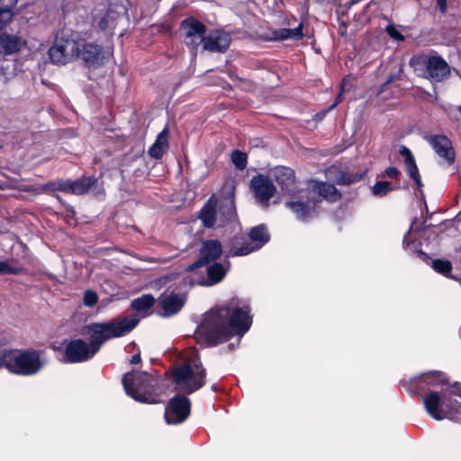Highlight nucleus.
<instances>
[{
  "mask_svg": "<svg viewBox=\"0 0 461 461\" xmlns=\"http://www.w3.org/2000/svg\"><path fill=\"white\" fill-rule=\"evenodd\" d=\"M83 40L74 34H62L58 37L49 50L50 60L55 64H67L80 56Z\"/></svg>",
  "mask_w": 461,
  "mask_h": 461,
  "instance_id": "nucleus-9",
  "label": "nucleus"
},
{
  "mask_svg": "<svg viewBox=\"0 0 461 461\" xmlns=\"http://www.w3.org/2000/svg\"><path fill=\"white\" fill-rule=\"evenodd\" d=\"M176 389L192 393L204 384L205 370L198 357L192 353L185 362L176 367L173 374Z\"/></svg>",
  "mask_w": 461,
  "mask_h": 461,
  "instance_id": "nucleus-6",
  "label": "nucleus"
},
{
  "mask_svg": "<svg viewBox=\"0 0 461 461\" xmlns=\"http://www.w3.org/2000/svg\"><path fill=\"white\" fill-rule=\"evenodd\" d=\"M273 175L276 182L282 186L283 190L291 192V187L294 184V173L286 167H277L274 169Z\"/></svg>",
  "mask_w": 461,
  "mask_h": 461,
  "instance_id": "nucleus-24",
  "label": "nucleus"
},
{
  "mask_svg": "<svg viewBox=\"0 0 461 461\" xmlns=\"http://www.w3.org/2000/svg\"><path fill=\"white\" fill-rule=\"evenodd\" d=\"M250 186L258 203L264 207L268 206L269 199L276 192L269 178L261 175L255 176L251 179Z\"/></svg>",
  "mask_w": 461,
  "mask_h": 461,
  "instance_id": "nucleus-15",
  "label": "nucleus"
},
{
  "mask_svg": "<svg viewBox=\"0 0 461 461\" xmlns=\"http://www.w3.org/2000/svg\"><path fill=\"white\" fill-rule=\"evenodd\" d=\"M432 267L438 273H440L444 276H448L452 266L448 260L436 259L432 262Z\"/></svg>",
  "mask_w": 461,
  "mask_h": 461,
  "instance_id": "nucleus-31",
  "label": "nucleus"
},
{
  "mask_svg": "<svg viewBox=\"0 0 461 461\" xmlns=\"http://www.w3.org/2000/svg\"><path fill=\"white\" fill-rule=\"evenodd\" d=\"M140 361V354H136L131 357V364H138Z\"/></svg>",
  "mask_w": 461,
  "mask_h": 461,
  "instance_id": "nucleus-42",
  "label": "nucleus"
},
{
  "mask_svg": "<svg viewBox=\"0 0 461 461\" xmlns=\"http://www.w3.org/2000/svg\"><path fill=\"white\" fill-rule=\"evenodd\" d=\"M96 346H92L83 339L70 341L66 348L63 357L64 363H81L92 358L95 354Z\"/></svg>",
  "mask_w": 461,
  "mask_h": 461,
  "instance_id": "nucleus-12",
  "label": "nucleus"
},
{
  "mask_svg": "<svg viewBox=\"0 0 461 461\" xmlns=\"http://www.w3.org/2000/svg\"><path fill=\"white\" fill-rule=\"evenodd\" d=\"M189 413V400L185 396H176L166 408L165 420L168 424H178L185 420Z\"/></svg>",
  "mask_w": 461,
  "mask_h": 461,
  "instance_id": "nucleus-13",
  "label": "nucleus"
},
{
  "mask_svg": "<svg viewBox=\"0 0 461 461\" xmlns=\"http://www.w3.org/2000/svg\"><path fill=\"white\" fill-rule=\"evenodd\" d=\"M231 161L237 168L243 169L247 165V155L241 151L235 150L231 154Z\"/></svg>",
  "mask_w": 461,
  "mask_h": 461,
  "instance_id": "nucleus-34",
  "label": "nucleus"
},
{
  "mask_svg": "<svg viewBox=\"0 0 461 461\" xmlns=\"http://www.w3.org/2000/svg\"><path fill=\"white\" fill-rule=\"evenodd\" d=\"M353 86V77L350 76L346 77L340 84V93L337 98V101L330 107V109L335 108L338 104L341 101L342 95L348 92Z\"/></svg>",
  "mask_w": 461,
  "mask_h": 461,
  "instance_id": "nucleus-32",
  "label": "nucleus"
},
{
  "mask_svg": "<svg viewBox=\"0 0 461 461\" xmlns=\"http://www.w3.org/2000/svg\"><path fill=\"white\" fill-rule=\"evenodd\" d=\"M23 44L24 41L17 36L10 34L0 36V50L5 54H12L20 50Z\"/></svg>",
  "mask_w": 461,
  "mask_h": 461,
  "instance_id": "nucleus-25",
  "label": "nucleus"
},
{
  "mask_svg": "<svg viewBox=\"0 0 461 461\" xmlns=\"http://www.w3.org/2000/svg\"><path fill=\"white\" fill-rule=\"evenodd\" d=\"M353 181H355V179H352L351 177L346 176H340V177L336 179V183L339 184V185L350 184Z\"/></svg>",
  "mask_w": 461,
  "mask_h": 461,
  "instance_id": "nucleus-39",
  "label": "nucleus"
},
{
  "mask_svg": "<svg viewBox=\"0 0 461 461\" xmlns=\"http://www.w3.org/2000/svg\"><path fill=\"white\" fill-rule=\"evenodd\" d=\"M168 131L164 129L157 137L156 141L149 149V154L153 158H160L168 147Z\"/></svg>",
  "mask_w": 461,
  "mask_h": 461,
  "instance_id": "nucleus-26",
  "label": "nucleus"
},
{
  "mask_svg": "<svg viewBox=\"0 0 461 461\" xmlns=\"http://www.w3.org/2000/svg\"><path fill=\"white\" fill-rule=\"evenodd\" d=\"M98 300V296L95 292L92 290H86L84 294L83 303L86 307H93Z\"/></svg>",
  "mask_w": 461,
  "mask_h": 461,
  "instance_id": "nucleus-35",
  "label": "nucleus"
},
{
  "mask_svg": "<svg viewBox=\"0 0 461 461\" xmlns=\"http://www.w3.org/2000/svg\"><path fill=\"white\" fill-rule=\"evenodd\" d=\"M137 316H125L106 322H95L85 328V332L90 338L92 346H96L98 352L102 344L114 338L123 337L130 333L139 323Z\"/></svg>",
  "mask_w": 461,
  "mask_h": 461,
  "instance_id": "nucleus-3",
  "label": "nucleus"
},
{
  "mask_svg": "<svg viewBox=\"0 0 461 461\" xmlns=\"http://www.w3.org/2000/svg\"><path fill=\"white\" fill-rule=\"evenodd\" d=\"M181 29L184 33L185 44L191 50L195 51L202 43L204 44L206 28L198 20L193 17L186 18L182 22Z\"/></svg>",
  "mask_w": 461,
  "mask_h": 461,
  "instance_id": "nucleus-11",
  "label": "nucleus"
},
{
  "mask_svg": "<svg viewBox=\"0 0 461 461\" xmlns=\"http://www.w3.org/2000/svg\"><path fill=\"white\" fill-rule=\"evenodd\" d=\"M185 294H163L159 298L160 315L170 317L177 313L185 303Z\"/></svg>",
  "mask_w": 461,
  "mask_h": 461,
  "instance_id": "nucleus-16",
  "label": "nucleus"
},
{
  "mask_svg": "<svg viewBox=\"0 0 461 461\" xmlns=\"http://www.w3.org/2000/svg\"><path fill=\"white\" fill-rule=\"evenodd\" d=\"M5 186L3 185H0V190H3Z\"/></svg>",
  "mask_w": 461,
  "mask_h": 461,
  "instance_id": "nucleus-45",
  "label": "nucleus"
},
{
  "mask_svg": "<svg viewBox=\"0 0 461 461\" xmlns=\"http://www.w3.org/2000/svg\"><path fill=\"white\" fill-rule=\"evenodd\" d=\"M427 141L430 144L443 166H450L455 161V152L452 143L446 136L435 135L427 138Z\"/></svg>",
  "mask_w": 461,
  "mask_h": 461,
  "instance_id": "nucleus-14",
  "label": "nucleus"
},
{
  "mask_svg": "<svg viewBox=\"0 0 461 461\" xmlns=\"http://www.w3.org/2000/svg\"><path fill=\"white\" fill-rule=\"evenodd\" d=\"M48 363L42 351L18 350L5 351L0 357V367H6L11 373L33 375Z\"/></svg>",
  "mask_w": 461,
  "mask_h": 461,
  "instance_id": "nucleus-4",
  "label": "nucleus"
},
{
  "mask_svg": "<svg viewBox=\"0 0 461 461\" xmlns=\"http://www.w3.org/2000/svg\"><path fill=\"white\" fill-rule=\"evenodd\" d=\"M392 190L393 187L387 181L377 182L372 188L373 194L377 196H384Z\"/></svg>",
  "mask_w": 461,
  "mask_h": 461,
  "instance_id": "nucleus-33",
  "label": "nucleus"
},
{
  "mask_svg": "<svg viewBox=\"0 0 461 461\" xmlns=\"http://www.w3.org/2000/svg\"><path fill=\"white\" fill-rule=\"evenodd\" d=\"M109 55V52H104L103 50L95 44L86 43L83 41V44L80 48V56L85 63L88 67H97L101 65L104 59Z\"/></svg>",
  "mask_w": 461,
  "mask_h": 461,
  "instance_id": "nucleus-18",
  "label": "nucleus"
},
{
  "mask_svg": "<svg viewBox=\"0 0 461 461\" xmlns=\"http://www.w3.org/2000/svg\"><path fill=\"white\" fill-rule=\"evenodd\" d=\"M307 192L312 194V197L314 194H318L319 196L330 201H337L340 197L339 191L334 185L315 180L308 182Z\"/></svg>",
  "mask_w": 461,
  "mask_h": 461,
  "instance_id": "nucleus-21",
  "label": "nucleus"
},
{
  "mask_svg": "<svg viewBox=\"0 0 461 461\" xmlns=\"http://www.w3.org/2000/svg\"><path fill=\"white\" fill-rule=\"evenodd\" d=\"M269 240L267 229L263 225H259L251 229L249 240L240 243L235 240L229 255L232 257L246 256L252 251L261 249Z\"/></svg>",
  "mask_w": 461,
  "mask_h": 461,
  "instance_id": "nucleus-10",
  "label": "nucleus"
},
{
  "mask_svg": "<svg viewBox=\"0 0 461 461\" xmlns=\"http://www.w3.org/2000/svg\"><path fill=\"white\" fill-rule=\"evenodd\" d=\"M122 383L126 393L135 401L143 403L158 402L154 393L157 382L148 373H127L122 378Z\"/></svg>",
  "mask_w": 461,
  "mask_h": 461,
  "instance_id": "nucleus-7",
  "label": "nucleus"
},
{
  "mask_svg": "<svg viewBox=\"0 0 461 461\" xmlns=\"http://www.w3.org/2000/svg\"><path fill=\"white\" fill-rule=\"evenodd\" d=\"M249 308L225 306L211 310L204 316L198 333L209 343H222L232 336H243L252 323Z\"/></svg>",
  "mask_w": 461,
  "mask_h": 461,
  "instance_id": "nucleus-1",
  "label": "nucleus"
},
{
  "mask_svg": "<svg viewBox=\"0 0 461 461\" xmlns=\"http://www.w3.org/2000/svg\"><path fill=\"white\" fill-rule=\"evenodd\" d=\"M5 273H16L8 264L5 261H0V274Z\"/></svg>",
  "mask_w": 461,
  "mask_h": 461,
  "instance_id": "nucleus-38",
  "label": "nucleus"
},
{
  "mask_svg": "<svg viewBox=\"0 0 461 461\" xmlns=\"http://www.w3.org/2000/svg\"><path fill=\"white\" fill-rule=\"evenodd\" d=\"M334 171H335V168H330L329 169V174L331 175V174L334 173Z\"/></svg>",
  "mask_w": 461,
  "mask_h": 461,
  "instance_id": "nucleus-43",
  "label": "nucleus"
},
{
  "mask_svg": "<svg viewBox=\"0 0 461 461\" xmlns=\"http://www.w3.org/2000/svg\"><path fill=\"white\" fill-rule=\"evenodd\" d=\"M303 25L299 24L294 29H281L276 32V37L280 40L294 39L299 40L303 37Z\"/></svg>",
  "mask_w": 461,
  "mask_h": 461,
  "instance_id": "nucleus-30",
  "label": "nucleus"
},
{
  "mask_svg": "<svg viewBox=\"0 0 461 461\" xmlns=\"http://www.w3.org/2000/svg\"><path fill=\"white\" fill-rule=\"evenodd\" d=\"M110 23H113V22L110 19V16H104L103 17L99 22V27L102 30H106L110 27Z\"/></svg>",
  "mask_w": 461,
  "mask_h": 461,
  "instance_id": "nucleus-37",
  "label": "nucleus"
},
{
  "mask_svg": "<svg viewBox=\"0 0 461 461\" xmlns=\"http://www.w3.org/2000/svg\"><path fill=\"white\" fill-rule=\"evenodd\" d=\"M228 266H224L220 263H214L210 266L207 269L210 280L209 285H213L222 280L228 271Z\"/></svg>",
  "mask_w": 461,
  "mask_h": 461,
  "instance_id": "nucleus-28",
  "label": "nucleus"
},
{
  "mask_svg": "<svg viewBox=\"0 0 461 461\" xmlns=\"http://www.w3.org/2000/svg\"><path fill=\"white\" fill-rule=\"evenodd\" d=\"M221 245L217 240H208L203 242L200 253V258L193 265H190L187 269L193 270L203 264L209 263L216 259L221 254Z\"/></svg>",
  "mask_w": 461,
  "mask_h": 461,
  "instance_id": "nucleus-19",
  "label": "nucleus"
},
{
  "mask_svg": "<svg viewBox=\"0 0 461 461\" xmlns=\"http://www.w3.org/2000/svg\"><path fill=\"white\" fill-rule=\"evenodd\" d=\"M387 33L393 39L397 41H402L403 36L401 34V32L393 26L390 25L386 29Z\"/></svg>",
  "mask_w": 461,
  "mask_h": 461,
  "instance_id": "nucleus-36",
  "label": "nucleus"
},
{
  "mask_svg": "<svg viewBox=\"0 0 461 461\" xmlns=\"http://www.w3.org/2000/svg\"><path fill=\"white\" fill-rule=\"evenodd\" d=\"M438 5L441 13H445L447 10V0H437Z\"/></svg>",
  "mask_w": 461,
  "mask_h": 461,
  "instance_id": "nucleus-41",
  "label": "nucleus"
},
{
  "mask_svg": "<svg viewBox=\"0 0 461 461\" xmlns=\"http://www.w3.org/2000/svg\"><path fill=\"white\" fill-rule=\"evenodd\" d=\"M230 42L229 34L215 31L206 36L203 48L212 52H223L229 48Z\"/></svg>",
  "mask_w": 461,
  "mask_h": 461,
  "instance_id": "nucleus-20",
  "label": "nucleus"
},
{
  "mask_svg": "<svg viewBox=\"0 0 461 461\" xmlns=\"http://www.w3.org/2000/svg\"><path fill=\"white\" fill-rule=\"evenodd\" d=\"M428 413L435 420L454 419L461 413V394L456 388L444 391L442 394L430 392L423 398Z\"/></svg>",
  "mask_w": 461,
  "mask_h": 461,
  "instance_id": "nucleus-5",
  "label": "nucleus"
},
{
  "mask_svg": "<svg viewBox=\"0 0 461 461\" xmlns=\"http://www.w3.org/2000/svg\"><path fill=\"white\" fill-rule=\"evenodd\" d=\"M154 303L155 298L151 294H143L131 302V307L136 312H143L151 308Z\"/></svg>",
  "mask_w": 461,
  "mask_h": 461,
  "instance_id": "nucleus-29",
  "label": "nucleus"
},
{
  "mask_svg": "<svg viewBox=\"0 0 461 461\" xmlns=\"http://www.w3.org/2000/svg\"><path fill=\"white\" fill-rule=\"evenodd\" d=\"M18 0H0V30L12 19Z\"/></svg>",
  "mask_w": 461,
  "mask_h": 461,
  "instance_id": "nucleus-27",
  "label": "nucleus"
},
{
  "mask_svg": "<svg viewBox=\"0 0 461 461\" xmlns=\"http://www.w3.org/2000/svg\"><path fill=\"white\" fill-rule=\"evenodd\" d=\"M97 186V179L95 177H83L75 181L59 180L50 182L41 185H28L24 187L25 191L35 194H42L52 191H62L72 194H84L93 191Z\"/></svg>",
  "mask_w": 461,
  "mask_h": 461,
  "instance_id": "nucleus-8",
  "label": "nucleus"
},
{
  "mask_svg": "<svg viewBox=\"0 0 461 461\" xmlns=\"http://www.w3.org/2000/svg\"><path fill=\"white\" fill-rule=\"evenodd\" d=\"M388 85V82L384 83V85L383 86V89Z\"/></svg>",
  "mask_w": 461,
  "mask_h": 461,
  "instance_id": "nucleus-44",
  "label": "nucleus"
},
{
  "mask_svg": "<svg viewBox=\"0 0 461 461\" xmlns=\"http://www.w3.org/2000/svg\"><path fill=\"white\" fill-rule=\"evenodd\" d=\"M427 71L429 77L435 81H441L449 75L447 63L438 57H431L427 60Z\"/></svg>",
  "mask_w": 461,
  "mask_h": 461,
  "instance_id": "nucleus-22",
  "label": "nucleus"
},
{
  "mask_svg": "<svg viewBox=\"0 0 461 461\" xmlns=\"http://www.w3.org/2000/svg\"><path fill=\"white\" fill-rule=\"evenodd\" d=\"M225 195L219 200L211 198L200 212V219L207 228L222 227L236 217L234 185L228 183L224 186Z\"/></svg>",
  "mask_w": 461,
  "mask_h": 461,
  "instance_id": "nucleus-2",
  "label": "nucleus"
},
{
  "mask_svg": "<svg viewBox=\"0 0 461 461\" xmlns=\"http://www.w3.org/2000/svg\"><path fill=\"white\" fill-rule=\"evenodd\" d=\"M385 173H386V176L391 177V178H394L396 177L398 175H399V171L396 167H388L386 170H385Z\"/></svg>",
  "mask_w": 461,
  "mask_h": 461,
  "instance_id": "nucleus-40",
  "label": "nucleus"
},
{
  "mask_svg": "<svg viewBox=\"0 0 461 461\" xmlns=\"http://www.w3.org/2000/svg\"><path fill=\"white\" fill-rule=\"evenodd\" d=\"M399 153L404 158V164L406 166L409 176L413 179L417 186L420 188L421 186V180L414 157L412 156L411 150L405 146H401Z\"/></svg>",
  "mask_w": 461,
  "mask_h": 461,
  "instance_id": "nucleus-23",
  "label": "nucleus"
},
{
  "mask_svg": "<svg viewBox=\"0 0 461 461\" xmlns=\"http://www.w3.org/2000/svg\"><path fill=\"white\" fill-rule=\"evenodd\" d=\"M303 193L304 192H301L298 198L292 199L285 203L286 207L291 210L299 220L310 218L314 211L313 205L315 202L310 200L308 195H304Z\"/></svg>",
  "mask_w": 461,
  "mask_h": 461,
  "instance_id": "nucleus-17",
  "label": "nucleus"
}]
</instances>
